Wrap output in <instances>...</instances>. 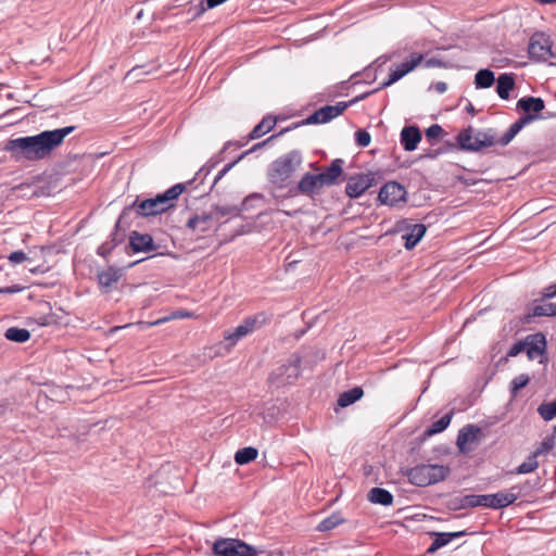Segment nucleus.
<instances>
[{
    "label": "nucleus",
    "mask_w": 556,
    "mask_h": 556,
    "mask_svg": "<svg viewBox=\"0 0 556 556\" xmlns=\"http://www.w3.org/2000/svg\"><path fill=\"white\" fill-rule=\"evenodd\" d=\"M368 500L374 504L390 506L393 503V495L383 488H372L368 493Z\"/></svg>",
    "instance_id": "31"
},
{
    "label": "nucleus",
    "mask_w": 556,
    "mask_h": 556,
    "mask_svg": "<svg viewBox=\"0 0 556 556\" xmlns=\"http://www.w3.org/2000/svg\"><path fill=\"white\" fill-rule=\"evenodd\" d=\"M167 211V206H164L161 198L156 194L154 198L140 199L139 197L136 200L125 206L117 219V227L122 224L125 226H129L131 215L136 214L139 217H151L163 214Z\"/></svg>",
    "instance_id": "5"
},
{
    "label": "nucleus",
    "mask_w": 556,
    "mask_h": 556,
    "mask_svg": "<svg viewBox=\"0 0 556 556\" xmlns=\"http://www.w3.org/2000/svg\"><path fill=\"white\" fill-rule=\"evenodd\" d=\"M521 352H526L525 340H520V341L516 342L515 344H513L507 352V356L515 357L518 354H520Z\"/></svg>",
    "instance_id": "55"
},
{
    "label": "nucleus",
    "mask_w": 556,
    "mask_h": 556,
    "mask_svg": "<svg viewBox=\"0 0 556 556\" xmlns=\"http://www.w3.org/2000/svg\"><path fill=\"white\" fill-rule=\"evenodd\" d=\"M320 189L312 173H305L295 186L289 187L285 198H293L299 194L314 198L320 193Z\"/></svg>",
    "instance_id": "11"
},
{
    "label": "nucleus",
    "mask_w": 556,
    "mask_h": 556,
    "mask_svg": "<svg viewBox=\"0 0 556 556\" xmlns=\"http://www.w3.org/2000/svg\"><path fill=\"white\" fill-rule=\"evenodd\" d=\"M344 161L342 159H334L329 167L324 170L329 181L334 186L338 182L339 177L343 173Z\"/></svg>",
    "instance_id": "36"
},
{
    "label": "nucleus",
    "mask_w": 556,
    "mask_h": 556,
    "mask_svg": "<svg viewBox=\"0 0 556 556\" xmlns=\"http://www.w3.org/2000/svg\"><path fill=\"white\" fill-rule=\"evenodd\" d=\"M541 296H543V300H549L556 296V283L545 287L542 292Z\"/></svg>",
    "instance_id": "59"
},
{
    "label": "nucleus",
    "mask_w": 556,
    "mask_h": 556,
    "mask_svg": "<svg viewBox=\"0 0 556 556\" xmlns=\"http://www.w3.org/2000/svg\"><path fill=\"white\" fill-rule=\"evenodd\" d=\"M269 321V317L265 312H260L255 315L245 317L241 325L245 329L247 333L250 334L256 329H260Z\"/></svg>",
    "instance_id": "29"
},
{
    "label": "nucleus",
    "mask_w": 556,
    "mask_h": 556,
    "mask_svg": "<svg viewBox=\"0 0 556 556\" xmlns=\"http://www.w3.org/2000/svg\"><path fill=\"white\" fill-rule=\"evenodd\" d=\"M213 213L208 214H202V215H194L189 218L187 223V227L193 231L203 233L208 231L213 227V219H214Z\"/></svg>",
    "instance_id": "25"
},
{
    "label": "nucleus",
    "mask_w": 556,
    "mask_h": 556,
    "mask_svg": "<svg viewBox=\"0 0 556 556\" xmlns=\"http://www.w3.org/2000/svg\"><path fill=\"white\" fill-rule=\"evenodd\" d=\"M426 226L424 224H414L409 227V231L402 236L404 242V247L407 250L414 249L419 241L424 238L426 233Z\"/></svg>",
    "instance_id": "26"
},
{
    "label": "nucleus",
    "mask_w": 556,
    "mask_h": 556,
    "mask_svg": "<svg viewBox=\"0 0 556 556\" xmlns=\"http://www.w3.org/2000/svg\"><path fill=\"white\" fill-rule=\"evenodd\" d=\"M314 178L316 179L317 181V185L319 187V189L321 190L324 187H331L332 184L329 181V179L327 178V176L324 174V172L319 173V174H313Z\"/></svg>",
    "instance_id": "58"
},
{
    "label": "nucleus",
    "mask_w": 556,
    "mask_h": 556,
    "mask_svg": "<svg viewBox=\"0 0 556 556\" xmlns=\"http://www.w3.org/2000/svg\"><path fill=\"white\" fill-rule=\"evenodd\" d=\"M554 447V440L551 437L545 438L541 444L532 452L533 455L538 458L540 455L547 454Z\"/></svg>",
    "instance_id": "50"
},
{
    "label": "nucleus",
    "mask_w": 556,
    "mask_h": 556,
    "mask_svg": "<svg viewBox=\"0 0 556 556\" xmlns=\"http://www.w3.org/2000/svg\"><path fill=\"white\" fill-rule=\"evenodd\" d=\"M374 181L375 175L372 173L351 176L345 186V193L351 199H356L369 189L374 185Z\"/></svg>",
    "instance_id": "12"
},
{
    "label": "nucleus",
    "mask_w": 556,
    "mask_h": 556,
    "mask_svg": "<svg viewBox=\"0 0 556 556\" xmlns=\"http://www.w3.org/2000/svg\"><path fill=\"white\" fill-rule=\"evenodd\" d=\"M533 121H536V116H520L515 123H513L507 131L501 137L497 138V143L502 147H506L511 142V140L521 131V129L532 123Z\"/></svg>",
    "instance_id": "22"
},
{
    "label": "nucleus",
    "mask_w": 556,
    "mask_h": 556,
    "mask_svg": "<svg viewBox=\"0 0 556 556\" xmlns=\"http://www.w3.org/2000/svg\"><path fill=\"white\" fill-rule=\"evenodd\" d=\"M215 218H220L224 216H239L241 210L236 205H215L212 211Z\"/></svg>",
    "instance_id": "43"
},
{
    "label": "nucleus",
    "mask_w": 556,
    "mask_h": 556,
    "mask_svg": "<svg viewBox=\"0 0 556 556\" xmlns=\"http://www.w3.org/2000/svg\"><path fill=\"white\" fill-rule=\"evenodd\" d=\"M186 189L185 184H176L173 187L168 188L166 191L159 193V198L164 206H167V210L174 206L173 201L176 200Z\"/></svg>",
    "instance_id": "33"
},
{
    "label": "nucleus",
    "mask_w": 556,
    "mask_h": 556,
    "mask_svg": "<svg viewBox=\"0 0 556 556\" xmlns=\"http://www.w3.org/2000/svg\"><path fill=\"white\" fill-rule=\"evenodd\" d=\"M433 89H434L438 93H444V92L447 90V85H446V83H444V81H437V83L433 85Z\"/></svg>",
    "instance_id": "64"
},
{
    "label": "nucleus",
    "mask_w": 556,
    "mask_h": 556,
    "mask_svg": "<svg viewBox=\"0 0 556 556\" xmlns=\"http://www.w3.org/2000/svg\"><path fill=\"white\" fill-rule=\"evenodd\" d=\"M480 431H481V429L478 426L472 425V424L463 427L459 430V432L457 434V439H456V444H457V447L459 448V451L463 453L467 452L468 451L467 445L478 441V435H479Z\"/></svg>",
    "instance_id": "20"
},
{
    "label": "nucleus",
    "mask_w": 556,
    "mask_h": 556,
    "mask_svg": "<svg viewBox=\"0 0 556 556\" xmlns=\"http://www.w3.org/2000/svg\"><path fill=\"white\" fill-rule=\"evenodd\" d=\"M405 75L404 73L395 66L394 70L391 71L389 78L380 84V86L377 88V90L384 89L387 87H390L394 83L399 81L401 78H403Z\"/></svg>",
    "instance_id": "49"
},
{
    "label": "nucleus",
    "mask_w": 556,
    "mask_h": 556,
    "mask_svg": "<svg viewBox=\"0 0 556 556\" xmlns=\"http://www.w3.org/2000/svg\"><path fill=\"white\" fill-rule=\"evenodd\" d=\"M529 58L535 61H546L553 55L549 38L543 34H534L528 47Z\"/></svg>",
    "instance_id": "10"
},
{
    "label": "nucleus",
    "mask_w": 556,
    "mask_h": 556,
    "mask_svg": "<svg viewBox=\"0 0 556 556\" xmlns=\"http://www.w3.org/2000/svg\"><path fill=\"white\" fill-rule=\"evenodd\" d=\"M443 134V128L439 124H433L426 129V138L432 143Z\"/></svg>",
    "instance_id": "52"
},
{
    "label": "nucleus",
    "mask_w": 556,
    "mask_h": 556,
    "mask_svg": "<svg viewBox=\"0 0 556 556\" xmlns=\"http://www.w3.org/2000/svg\"><path fill=\"white\" fill-rule=\"evenodd\" d=\"M343 518L339 514H332L327 518L323 519L316 527V530L326 532L334 529L339 525L343 523Z\"/></svg>",
    "instance_id": "40"
},
{
    "label": "nucleus",
    "mask_w": 556,
    "mask_h": 556,
    "mask_svg": "<svg viewBox=\"0 0 556 556\" xmlns=\"http://www.w3.org/2000/svg\"><path fill=\"white\" fill-rule=\"evenodd\" d=\"M258 455L257 448L253 446H247L243 448H240L235 454V462L238 465H245L251 462H253Z\"/></svg>",
    "instance_id": "37"
},
{
    "label": "nucleus",
    "mask_w": 556,
    "mask_h": 556,
    "mask_svg": "<svg viewBox=\"0 0 556 556\" xmlns=\"http://www.w3.org/2000/svg\"><path fill=\"white\" fill-rule=\"evenodd\" d=\"M376 67L374 66H368L364 70V72L362 73V75L364 76V81H367V83H371L376 79Z\"/></svg>",
    "instance_id": "60"
},
{
    "label": "nucleus",
    "mask_w": 556,
    "mask_h": 556,
    "mask_svg": "<svg viewBox=\"0 0 556 556\" xmlns=\"http://www.w3.org/2000/svg\"><path fill=\"white\" fill-rule=\"evenodd\" d=\"M363 395V389L361 387H354L348 391L342 392L338 397L337 404L340 407H348L361 400Z\"/></svg>",
    "instance_id": "32"
},
{
    "label": "nucleus",
    "mask_w": 556,
    "mask_h": 556,
    "mask_svg": "<svg viewBox=\"0 0 556 556\" xmlns=\"http://www.w3.org/2000/svg\"><path fill=\"white\" fill-rule=\"evenodd\" d=\"M213 554L216 556H257V551L240 539L219 538L213 544Z\"/></svg>",
    "instance_id": "8"
},
{
    "label": "nucleus",
    "mask_w": 556,
    "mask_h": 556,
    "mask_svg": "<svg viewBox=\"0 0 556 556\" xmlns=\"http://www.w3.org/2000/svg\"><path fill=\"white\" fill-rule=\"evenodd\" d=\"M547 346L546 337L542 332L529 334L525 338V348L530 361L542 356Z\"/></svg>",
    "instance_id": "17"
},
{
    "label": "nucleus",
    "mask_w": 556,
    "mask_h": 556,
    "mask_svg": "<svg viewBox=\"0 0 556 556\" xmlns=\"http://www.w3.org/2000/svg\"><path fill=\"white\" fill-rule=\"evenodd\" d=\"M515 87V79L511 74L503 73L496 79V92L503 100L509 99V93Z\"/></svg>",
    "instance_id": "27"
},
{
    "label": "nucleus",
    "mask_w": 556,
    "mask_h": 556,
    "mask_svg": "<svg viewBox=\"0 0 556 556\" xmlns=\"http://www.w3.org/2000/svg\"><path fill=\"white\" fill-rule=\"evenodd\" d=\"M276 123V117L271 115L264 116L263 119L251 130L249 138L251 140L261 138L265 134L269 132L275 127Z\"/></svg>",
    "instance_id": "30"
},
{
    "label": "nucleus",
    "mask_w": 556,
    "mask_h": 556,
    "mask_svg": "<svg viewBox=\"0 0 556 556\" xmlns=\"http://www.w3.org/2000/svg\"><path fill=\"white\" fill-rule=\"evenodd\" d=\"M424 61V55L421 53H412L409 55V59L402 62L397 65V67L404 73V75H407L412 71H414L419 64H421Z\"/></svg>",
    "instance_id": "39"
},
{
    "label": "nucleus",
    "mask_w": 556,
    "mask_h": 556,
    "mask_svg": "<svg viewBox=\"0 0 556 556\" xmlns=\"http://www.w3.org/2000/svg\"><path fill=\"white\" fill-rule=\"evenodd\" d=\"M4 337L9 341L24 343L29 340L30 332L25 328L10 327L7 329Z\"/></svg>",
    "instance_id": "38"
},
{
    "label": "nucleus",
    "mask_w": 556,
    "mask_h": 556,
    "mask_svg": "<svg viewBox=\"0 0 556 556\" xmlns=\"http://www.w3.org/2000/svg\"><path fill=\"white\" fill-rule=\"evenodd\" d=\"M456 141L460 150L467 152H479L484 148L497 143L496 131L493 128L475 129L469 126L458 132Z\"/></svg>",
    "instance_id": "4"
},
{
    "label": "nucleus",
    "mask_w": 556,
    "mask_h": 556,
    "mask_svg": "<svg viewBox=\"0 0 556 556\" xmlns=\"http://www.w3.org/2000/svg\"><path fill=\"white\" fill-rule=\"evenodd\" d=\"M533 121H536V116H520L515 123H513L507 131L501 137L497 138V143L502 147H506L511 142V140L521 131V129L532 123Z\"/></svg>",
    "instance_id": "23"
},
{
    "label": "nucleus",
    "mask_w": 556,
    "mask_h": 556,
    "mask_svg": "<svg viewBox=\"0 0 556 556\" xmlns=\"http://www.w3.org/2000/svg\"><path fill=\"white\" fill-rule=\"evenodd\" d=\"M123 276V269L110 266L97 274V281L103 292H110Z\"/></svg>",
    "instance_id": "18"
},
{
    "label": "nucleus",
    "mask_w": 556,
    "mask_h": 556,
    "mask_svg": "<svg viewBox=\"0 0 556 556\" xmlns=\"http://www.w3.org/2000/svg\"><path fill=\"white\" fill-rule=\"evenodd\" d=\"M406 195L407 191L403 185L396 181H388L381 187L378 200L381 204L396 206L406 202Z\"/></svg>",
    "instance_id": "9"
},
{
    "label": "nucleus",
    "mask_w": 556,
    "mask_h": 556,
    "mask_svg": "<svg viewBox=\"0 0 556 556\" xmlns=\"http://www.w3.org/2000/svg\"><path fill=\"white\" fill-rule=\"evenodd\" d=\"M533 121H536V116H520L515 123H513L507 131L501 137L497 138V143L502 147H506L511 142V140L521 131V129L532 123Z\"/></svg>",
    "instance_id": "21"
},
{
    "label": "nucleus",
    "mask_w": 556,
    "mask_h": 556,
    "mask_svg": "<svg viewBox=\"0 0 556 556\" xmlns=\"http://www.w3.org/2000/svg\"><path fill=\"white\" fill-rule=\"evenodd\" d=\"M424 66L426 68H433V67H445V63L435 56L429 58L424 62Z\"/></svg>",
    "instance_id": "57"
},
{
    "label": "nucleus",
    "mask_w": 556,
    "mask_h": 556,
    "mask_svg": "<svg viewBox=\"0 0 556 556\" xmlns=\"http://www.w3.org/2000/svg\"><path fill=\"white\" fill-rule=\"evenodd\" d=\"M538 413L545 421L553 420L556 417V399L553 402L541 404L538 407Z\"/></svg>",
    "instance_id": "47"
},
{
    "label": "nucleus",
    "mask_w": 556,
    "mask_h": 556,
    "mask_svg": "<svg viewBox=\"0 0 556 556\" xmlns=\"http://www.w3.org/2000/svg\"><path fill=\"white\" fill-rule=\"evenodd\" d=\"M248 333L242 325H238L232 331H228L225 333V340L228 342V348L235 346L238 341L247 337Z\"/></svg>",
    "instance_id": "46"
},
{
    "label": "nucleus",
    "mask_w": 556,
    "mask_h": 556,
    "mask_svg": "<svg viewBox=\"0 0 556 556\" xmlns=\"http://www.w3.org/2000/svg\"><path fill=\"white\" fill-rule=\"evenodd\" d=\"M123 225H124V224H122L119 227H117V223H116V224H115L114 231L111 233V237H110V239L108 240L109 242L114 243V248H116L117 245H119L121 243H123V242H124V240H125V232L119 230V228H121Z\"/></svg>",
    "instance_id": "53"
},
{
    "label": "nucleus",
    "mask_w": 556,
    "mask_h": 556,
    "mask_svg": "<svg viewBox=\"0 0 556 556\" xmlns=\"http://www.w3.org/2000/svg\"><path fill=\"white\" fill-rule=\"evenodd\" d=\"M408 482L416 486H428L443 481L451 472L450 467L438 464H420L412 468H402Z\"/></svg>",
    "instance_id": "3"
},
{
    "label": "nucleus",
    "mask_w": 556,
    "mask_h": 556,
    "mask_svg": "<svg viewBox=\"0 0 556 556\" xmlns=\"http://www.w3.org/2000/svg\"><path fill=\"white\" fill-rule=\"evenodd\" d=\"M421 138V131L416 125L405 126L401 130L400 141L403 149L407 152L415 151Z\"/></svg>",
    "instance_id": "19"
},
{
    "label": "nucleus",
    "mask_w": 556,
    "mask_h": 556,
    "mask_svg": "<svg viewBox=\"0 0 556 556\" xmlns=\"http://www.w3.org/2000/svg\"><path fill=\"white\" fill-rule=\"evenodd\" d=\"M227 0H205V4L206 7H202L201 9V12L205 11L206 9H213V8H216L220 4H223L224 2H226Z\"/></svg>",
    "instance_id": "63"
},
{
    "label": "nucleus",
    "mask_w": 556,
    "mask_h": 556,
    "mask_svg": "<svg viewBox=\"0 0 556 556\" xmlns=\"http://www.w3.org/2000/svg\"><path fill=\"white\" fill-rule=\"evenodd\" d=\"M252 229V225L251 224H244V225H241L239 228H237L233 232V237H238V236H242V235H245V233H249Z\"/></svg>",
    "instance_id": "62"
},
{
    "label": "nucleus",
    "mask_w": 556,
    "mask_h": 556,
    "mask_svg": "<svg viewBox=\"0 0 556 556\" xmlns=\"http://www.w3.org/2000/svg\"><path fill=\"white\" fill-rule=\"evenodd\" d=\"M302 358L299 354H292L288 362L273 370L268 377L270 384L280 388L286 384H292L300 376Z\"/></svg>",
    "instance_id": "7"
},
{
    "label": "nucleus",
    "mask_w": 556,
    "mask_h": 556,
    "mask_svg": "<svg viewBox=\"0 0 556 556\" xmlns=\"http://www.w3.org/2000/svg\"><path fill=\"white\" fill-rule=\"evenodd\" d=\"M356 144L361 148H366L370 144V134L364 129H359L355 132Z\"/></svg>",
    "instance_id": "51"
},
{
    "label": "nucleus",
    "mask_w": 556,
    "mask_h": 556,
    "mask_svg": "<svg viewBox=\"0 0 556 556\" xmlns=\"http://www.w3.org/2000/svg\"><path fill=\"white\" fill-rule=\"evenodd\" d=\"M538 467H539L538 458L535 457V455H533L531 453L522 464H520L519 466H517L515 468L514 473H517V475L530 473V472H533Z\"/></svg>",
    "instance_id": "42"
},
{
    "label": "nucleus",
    "mask_w": 556,
    "mask_h": 556,
    "mask_svg": "<svg viewBox=\"0 0 556 556\" xmlns=\"http://www.w3.org/2000/svg\"><path fill=\"white\" fill-rule=\"evenodd\" d=\"M432 535L434 539L427 549V553L429 554L437 552L438 549L452 542L448 532H434Z\"/></svg>",
    "instance_id": "41"
},
{
    "label": "nucleus",
    "mask_w": 556,
    "mask_h": 556,
    "mask_svg": "<svg viewBox=\"0 0 556 556\" xmlns=\"http://www.w3.org/2000/svg\"><path fill=\"white\" fill-rule=\"evenodd\" d=\"M530 381V377L527 374H520L516 376L511 381L509 386V392L511 395V399H515L518 395L519 390L525 388Z\"/></svg>",
    "instance_id": "44"
},
{
    "label": "nucleus",
    "mask_w": 556,
    "mask_h": 556,
    "mask_svg": "<svg viewBox=\"0 0 556 556\" xmlns=\"http://www.w3.org/2000/svg\"><path fill=\"white\" fill-rule=\"evenodd\" d=\"M556 303L547 302V300L536 299L533 301L532 307L525 314L522 321L530 324L536 317H555Z\"/></svg>",
    "instance_id": "14"
},
{
    "label": "nucleus",
    "mask_w": 556,
    "mask_h": 556,
    "mask_svg": "<svg viewBox=\"0 0 556 556\" xmlns=\"http://www.w3.org/2000/svg\"><path fill=\"white\" fill-rule=\"evenodd\" d=\"M453 412L442 416L439 420L432 422L424 432V438H430L434 434L443 432L451 424Z\"/></svg>",
    "instance_id": "34"
},
{
    "label": "nucleus",
    "mask_w": 556,
    "mask_h": 556,
    "mask_svg": "<svg viewBox=\"0 0 556 556\" xmlns=\"http://www.w3.org/2000/svg\"><path fill=\"white\" fill-rule=\"evenodd\" d=\"M542 488L541 478L528 479L525 482L520 483L519 491L516 493H507V495H511L514 497V503L520 497H528L533 494V492L540 490Z\"/></svg>",
    "instance_id": "28"
},
{
    "label": "nucleus",
    "mask_w": 556,
    "mask_h": 556,
    "mask_svg": "<svg viewBox=\"0 0 556 556\" xmlns=\"http://www.w3.org/2000/svg\"><path fill=\"white\" fill-rule=\"evenodd\" d=\"M511 504H514V497L501 491L494 494L465 495L462 500L460 506L462 508L483 506L497 510L506 508Z\"/></svg>",
    "instance_id": "6"
},
{
    "label": "nucleus",
    "mask_w": 556,
    "mask_h": 556,
    "mask_svg": "<svg viewBox=\"0 0 556 556\" xmlns=\"http://www.w3.org/2000/svg\"><path fill=\"white\" fill-rule=\"evenodd\" d=\"M516 108L523 112L522 116H536V121L544 118L541 112L545 109V102L540 97H522L517 101Z\"/></svg>",
    "instance_id": "16"
},
{
    "label": "nucleus",
    "mask_w": 556,
    "mask_h": 556,
    "mask_svg": "<svg viewBox=\"0 0 556 556\" xmlns=\"http://www.w3.org/2000/svg\"><path fill=\"white\" fill-rule=\"evenodd\" d=\"M231 141L225 143L223 150L212 156L197 173L193 180H199V184H203L204 179L211 174V172L223 161L222 154L225 152L230 146Z\"/></svg>",
    "instance_id": "24"
},
{
    "label": "nucleus",
    "mask_w": 556,
    "mask_h": 556,
    "mask_svg": "<svg viewBox=\"0 0 556 556\" xmlns=\"http://www.w3.org/2000/svg\"><path fill=\"white\" fill-rule=\"evenodd\" d=\"M249 152H243L242 154H240L236 160H233L232 162H229L228 164H226L218 173L217 175L214 177L213 179V182L211 185V187L208 188V192L212 191V189L214 188V186L238 163L240 162L245 155H248Z\"/></svg>",
    "instance_id": "48"
},
{
    "label": "nucleus",
    "mask_w": 556,
    "mask_h": 556,
    "mask_svg": "<svg viewBox=\"0 0 556 556\" xmlns=\"http://www.w3.org/2000/svg\"><path fill=\"white\" fill-rule=\"evenodd\" d=\"M23 290H24V287H22L20 285H12V286L0 288V294H13V293H18Z\"/></svg>",
    "instance_id": "61"
},
{
    "label": "nucleus",
    "mask_w": 556,
    "mask_h": 556,
    "mask_svg": "<svg viewBox=\"0 0 556 556\" xmlns=\"http://www.w3.org/2000/svg\"><path fill=\"white\" fill-rule=\"evenodd\" d=\"M301 164L302 154L298 150H292L271 162L267 177L273 186L271 194L275 199L285 198V194H280L278 191L289 189L292 186L289 179Z\"/></svg>",
    "instance_id": "2"
},
{
    "label": "nucleus",
    "mask_w": 556,
    "mask_h": 556,
    "mask_svg": "<svg viewBox=\"0 0 556 556\" xmlns=\"http://www.w3.org/2000/svg\"><path fill=\"white\" fill-rule=\"evenodd\" d=\"M494 81L495 75L489 68L479 70L475 75V86L477 89L490 88Z\"/></svg>",
    "instance_id": "35"
},
{
    "label": "nucleus",
    "mask_w": 556,
    "mask_h": 556,
    "mask_svg": "<svg viewBox=\"0 0 556 556\" xmlns=\"http://www.w3.org/2000/svg\"><path fill=\"white\" fill-rule=\"evenodd\" d=\"M114 243L109 242L108 240L103 242L97 250L98 255L102 257H106L114 250Z\"/></svg>",
    "instance_id": "56"
},
{
    "label": "nucleus",
    "mask_w": 556,
    "mask_h": 556,
    "mask_svg": "<svg viewBox=\"0 0 556 556\" xmlns=\"http://www.w3.org/2000/svg\"><path fill=\"white\" fill-rule=\"evenodd\" d=\"M345 111V105H339V102L334 105H325L318 110H316L313 114L307 116L302 124L303 125H314V124H325L337 116L341 115Z\"/></svg>",
    "instance_id": "13"
},
{
    "label": "nucleus",
    "mask_w": 556,
    "mask_h": 556,
    "mask_svg": "<svg viewBox=\"0 0 556 556\" xmlns=\"http://www.w3.org/2000/svg\"><path fill=\"white\" fill-rule=\"evenodd\" d=\"M75 130V126H66L53 130H43L34 136L18 137L8 141L5 151L15 161H39L61 146L66 136Z\"/></svg>",
    "instance_id": "1"
},
{
    "label": "nucleus",
    "mask_w": 556,
    "mask_h": 556,
    "mask_svg": "<svg viewBox=\"0 0 556 556\" xmlns=\"http://www.w3.org/2000/svg\"><path fill=\"white\" fill-rule=\"evenodd\" d=\"M155 70H156V67L153 65H150V64L136 65L127 72L126 78L139 80L142 76L148 75Z\"/></svg>",
    "instance_id": "45"
},
{
    "label": "nucleus",
    "mask_w": 556,
    "mask_h": 556,
    "mask_svg": "<svg viewBox=\"0 0 556 556\" xmlns=\"http://www.w3.org/2000/svg\"><path fill=\"white\" fill-rule=\"evenodd\" d=\"M129 247L134 253L154 252L159 249L150 233H141L136 230L129 235Z\"/></svg>",
    "instance_id": "15"
},
{
    "label": "nucleus",
    "mask_w": 556,
    "mask_h": 556,
    "mask_svg": "<svg viewBox=\"0 0 556 556\" xmlns=\"http://www.w3.org/2000/svg\"><path fill=\"white\" fill-rule=\"evenodd\" d=\"M8 260L12 265H17L25 261H29L27 254L21 250L10 253L8 255Z\"/></svg>",
    "instance_id": "54"
}]
</instances>
